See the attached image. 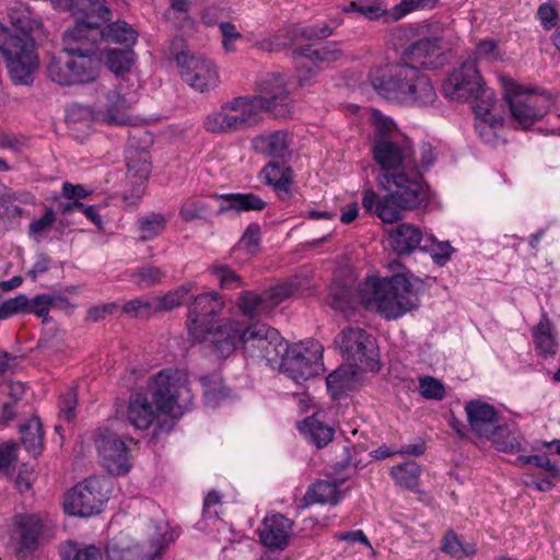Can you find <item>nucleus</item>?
Masks as SVG:
<instances>
[{
  "label": "nucleus",
  "instance_id": "nucleus-29",
  "mask_svg": "<svg viewBox=\"0 0 560 560\" xmlns=\"http://www.w3.org/2000/svg\"><path fill=\"white\" fill-rule=\"evenodd\" d=\"M155 408L143 393H135L129 398L127 418L137 429H148L158 416Z\"/></svg>",
  "mask_w": 560,
  "mask_h": 560
},
{
  "label": "nucleus",
  "instance_id": "nucleus-45",
  "mask_svg": "<svg viewBox=\"0 0 560 560\" xmlns=\"http://www.w3.org/2000/svg\"><path fill=\"white\" fill-rule=\"evenodd\" d=\"M105 62L116 74L128 72L135 62V52L131 49H108Z\"/></svg>",
  "mask_w": 560,
  "mask_h": 560
},
{
  "label": "nucleus",
  "instance_id": "nucleus-48",
  "mask_svg": "<svg viewBox=\"0 0 560 560\" xmlns=\"http://www.w3.org/2000/svg\"><path fill=\"white\" fill-rule=\"evenodd\" d=\"M141 241H151L160 235L165 226L166 220L161 213H151L138 219Z\"/></svg>",
  "mask_w": 560,
  "mask_h": 560
},
{
  "label": "nucleus",
  "instance_id": "nucleus-20",
  "mask_svg": "<svg viewBox=\"0 0 560 560\" xmlns=\"http://www.w3.org/2000/svg\"><path fill=\"white\" fill-rule=\"evenodd\" d=\"M95 445L103 466L109 474L124 475L129 471L128 450L116 433L100 429L95 433Z\"/></svg>",
  "mask_w": 560,
  "mask_h": 560
},
{
  "label": "nucleus",
  "instance_id": "nucleus-6",
  "mask_svg": "<svg viewBox=\"0 0 560 560\" xmlns=\"http://www.w3.org/2000/svg\"><path fill=\"white\" fill-rule=\"evenodd\" d=\"M503 95L513 121L527 129L549 110L551 100L544 93L525 89L509 78H502Z\"/></svg>",
  "mask_w": 560,
  "mask_h": 560
},
{
  "label": "nucleus",
  "instance_id": "nucleus-51",
  "mask_svg": "<svg viewBox=\"0 0 560 560\" xmlns=\"http://www.w3.org/2000/svg\"><path fill=\"white\" fill-rule=\"evenodd\" d=\"M164 272L155 266H142L131 271L130 279L138 287H153L164 278Z\"/></svg>",
  "mask_w": 560,
  "mask_h": 560
},
{
  "label": "nucleus",
  "instance_id": "nucleus-18",
  "mask_svg": "<svg viewBox=\"0 0 560 560\" xmlns=\"http://www.w3.org/2000/svg\"><path fill=\"white\" fill-rule=\"evenodd\" d=\"M45 521L38 514H19L12 520L11 545L20 557L31 556L39 545Z\"/></svg>",
  "mask_w": 560,
  "mask_h": 560
},
{
  "label": "nucleus",
  "instance_id": "nucleus-46",
  "mask_svg": "<svg viewBox=\"0 0 560 560\" xmlns=\"http://www.w3.org/2000/svg\"><path fill=\"white\" fill-rule=\"evenodd\" d=\"M420 249L429 253L439 266H444L454 253V248L448 242H440L433 236L424 237Z\"/></svg>",
  "mask_w": 560,
  "mask_h": 560
},
{
  "label": "nucleus",
  "instance_id": "nucleus-15",
  "mask_svg": "<svg viewBox=\"0 0 560 560\" xmlns=\"http://www.w3.org/2000/svg\"><path fill=\"white\" fill-rule=\"evenodd\" d=\"M438 0H400L392 10H386L381 2L365 3L363 0H354L342 8L346 13H358L369 21L383 19L384 22H396L411 12L431 10L435 8Z\"/></svg>",
  "mask_w": 560,
  "mask_h": 560
},
{
  "label": "nucleus",
  "instance_id": "nucleus-40",
  "mask_svg": "<svg viewBox=\"0 0 560 560\" xmlns=\"http://www.w3.org/2000/svg\"><path fill=\"white\" fill-rule=\"evenodd\" d=\"M472 108L475 112L476 119L483 118L488 119L490 117H501L500 114L495 113V97L494 92L491 89L486 88L485 85L476 93V96L472 100Z\"/></svg>",
  "mask_w": 560,
  "mask_h": 560
},
{
  "label": "nucleus",
  "instance_id": "nucleus-42",
  "mask_svg": "<svg viewBox=\"0 0 560 560\" xmlns=\"http://www.w3.org/2000/svg\"><path fill=\"white\" fill-rule=\"evenodd\" d=\"M354 369L357 368L351 365L348 369H337L327 376V388L334 398H338L343 392L351 388L357 373Z\"/></svg>",
  "mask_w": 560,
  "mask_h": 560
},
{
  "label": "nucleus",
  "instance_id": "nucleus-9",
  "mask_svg": "<svg viewBox=\"0 0 560 560\" xmlns=\"http://www.w3.org/2000/svg\"><path fill=\"white\" fill-rule=\"evenodd\" d=\"M345 361L359 370L378 371L375 339L358 326L345 327L334 340Z\"/></svg>",
  "mask_w": 560,
  "mask_h": 560
},
{
  "label": "nucleus",
  "instance_id": "nucleus-22",
  "mask_svg": "<svg viewBox=\"0 0 560 560\" xmlns=\"http://www.w3.org/2000/svg\"><path fill=\"white\" fill-rule=\"evenodd\" d=\"M258 94L249 96L252 101L259 103L260 115L264 112L275 110L278 107L287 106L289 93L284 79L279 73H268L258 83Z\"/></svg>",
  "mask_w": 560,
  "mask_h": 560
},
{
  "label": "nucleus",
  "instance_id": "nucleus-34",
  "mask_svg": "<svg viewBox=\"0 0 560 560\" xmlns=\"http://www.w3.org/2000/svg\"><path fill=\"white\" fill-rule=\"evenodd\" d=\"M341 499V493L336 481L319 480L315 482L305 493L304 505L315 503L337 504Z\"/></svg>",
  "mask_w": 560,
  "mask_h": 560
},
{
  "label": "nucleus",
  "instance_id": "nucleus-37",
  "mask_svg": "<svg viewBox=\"0 0 560 560\" xmlns=\"http://www.w3.org/2000/svg\"><path fill=\"white\" fill-rule=\"evenodd\" d=\"M237 305L242 314L250 318L266 316L271 312L266 294L258 295L253 291H243Z\"/></svg>",
  "mask_w": 560,
  "mask_h": 560
},
{
  "label": "nucleus",
  "instance_id": "nucleus-16",
  "mask_svg": "<svg viewBox=\"0 0 560 560\" xmlns=\"http://www.w3.org/2000/svg\"><path fill=\"white\" fill-rule=\"evenodd\" d=\"M485 85L476 58L469 57L453 70L443 83L444 95L453 101H469Z\"/></svg>",
  "mask_w": 560,
  "mask_h": 560
},
{
  "label": "nucleus",
  "instance_id": "nucleus-31",
  "mask_svg": "<svg viewBox=\"0 0 560 560\" xmlns=\"http://www.w3.org/2000/svg\"><path fill=\"white\" fill-rule=\"evenodd\" d=\"M255 148L277 160H285L290 156L289 135L285 131H273L255 138Z\"/></svg>",
  "mask_w": 560,
  "mask_h": 560
},
{
  "label": "nucleus",
  "instance_id": "nucleus-10",
  "mask_svg": "<svg viewBox=\"0 0 560 560\" xmlns=\"http://www.w3.org/2000/svg\"><path fill=\"white\" fill-rule=\"evenodd\" d=\"M152 396L158 409L164 413L186 408L192 398L187 375L173 369L159 372L153 380Z\"/></svg>",
  "mask_w": 560,
  "mask_h": 560
},
{
  "label": "nucleus",
  "instance_id": "nucleus-32",
  "mask_svg": "<svg viewBox=\"0 0 560 560\" xmlns=\"http://www.w3.org/2000/svg\"><path fill=\"white\" fill-rule=\"evenodd\" d=\"M300 432L318 448L326 446L334 438V429L319 419L318 413L307 417L299 424Z\"/></svg>",
  "mask_w": 560,
  "mask_h": 560
},
{
  "label": "nucleus",
  "instance_id": "nucleus-60",
  "mask_svg": "<svg viewBox=\"0 0 560 560\" xmlns=\"http://www.w3.org/2000/svg\"><path fill=\"white\" fill-rule=\"evenodd\" d=\"M420 394L427 399L442 400L445 396V388L442 382L424 376L419 380Z\"/></svg>",
  "mask_w": 560,
  "mask_h": 560
},
{
  "label": "nucleus",
  "instance_id": "nucleus-39",
  "mask_svg": "<svg viewBox=\"0 0 560 560\" xmlns=\"http://www.w3.org/2000/svg\"><path fill=\"white\" fill-rule=\"evenodd\" d=\"M436 150L430 143L423 142L417 150L410 148L409 170H417L423 180V173L427 172L436 161Z\"/></svg>",
  "mask_w": 560,
  "mask_h": 560
},
{
  "label": "nucleus",
  "instance_id": "nucleus-13",
  "mask_svg": "<svg viewBox=\"0 0 560 560\" xmlns=\"http://www.w3.org/2000/svg\"><path fill=\"white\" fill-rule=\"evenodd\" d=\"M175 61L182 80L192 90L207 93L219 85L218 68L207 56L190 50H182L175 55Z\"/></svg>",
  "mask_w": 560,
  "mask_h": 560
},
{
  "label": "nucleus",
  "instance_id": "nucleus-33",
  "mask_svg": "<svg viewBox=\"0 0 560 560\" xmlns=\"http://www.w3.org/2000/svg\"><path fill=\"white\" fill-rule=\"evenodd\" d=\"M268 338H276V329L266 324L256 323L243 327L241 345L249 355L255 357Z\"/></svg>",
  "mask_w": 560,
  "mask_h": 560
},
{
  "label": "nucleus",
  "instance_id": "nucleus-3",
  "mask_svg": "<svg viewBox=\"0 0 560 560\" xmlns=\"http://www.w3.org/2000/svg\"><path fill=\"white\" fill-rule=\"evenodd\" d=\"M380 196L372 189L362 195V206L366 213L374 214L384 223H394L402 219L406 211L418 209L425 202L428 194L424 182L409 179L406 183H390Z\"/></svg>",
  "mask_w": 560,
  "mask_h": 560
},
{
  "label": "nucleus",
  "instance_id": "nucleus-50",
  "mask_svg": "<svg viewBox=\"0 0 560 560\" xmlns=\"http://www.w3.org/2000/svg\"><path fill=\"white\" fill-rule=\"evenodd\" d=\"M288 348L289 345L280 337L276 329V338H268L255 357L264 359L269 363H277L279 359L282 361Z\"/></svg>",
  "mask_w": 560,
  "mask_h": 560
},
{
  "label": "nucleus",
  "instance_id": "nucleus-7",
  "mask_svg": "<svg viewBox=\"0 0 560 560\" xmlns=\"http://www.w3.org/2000/svg\"><path fill=\"white\" fill-rule=\"evenodd\" d=\"M259 108V103L252 101L249 96L235 97L209 114L203 121V127L213 133L245 130L260 121Z\"/></svg>",
  "mask_w": 560,
  "mask_h": 560
},
{
  "label": "nucleus",
  "instance_id": "nucleus-54",
  "mask_svg": "<svg viewBox=\"0 0 560 560\" xmlns=\"http://www.w3.org/2000/svg\"><path fill=\"white\" fill-rule=\"evenodd\" d=\"M200 381L203 385L206 402L209 406L218 405L221 399L228 396V392L218 375L203 376Z\"/></svg>",
  "mask_w": 560,
  "mask_h": 560
},
{
  "label": "nucleus",
  "instance_id": "nucleus-19",
  "mask_svg": "<svg viewBox=\"0 0 560 560\" xmlns=\"http://www.w3.org/2000/svg\"><path fill=\"white\" fill-rule=\"evenodd\" d=\"M244 325L237 320H222L201 329V336H190L196 342H209L221 358L230 357L241 345Z\"/></svg>",
  "mask_w": 560,
  "mask_h": 560
},
{
  "label": "nucleus",
  "instance_id": "nucleus-25",
  "mask_svg": "<svg viewBox=\"0 0 560 560\" xmlns=\"http://www.w3.org/2000/svg\"><path fill=\"white\" fill-rule=\"evenodd\" d=\"M135 103L133 98H127L116 91L110 92L106 105L97 109L95 118L108 125H128L131 122L129 110Z\"/></svg>",
  "mask_w": 560,
  "mask_h": 560
},
{
  "label": "nucleus",
  "instance_id": "nucleus-41",
  "mask_svg": "<svg viewBox=\"0 0 560 560\" xmlns=\"http://www.w3.org/2000/svg\"><path fill=\"white\" fill-rule=\"evenodd\" d=\"M103 38L113 43L135 45L138 38V33L127 22L116 21L103 31Z\"/></svg>",
  "mask_w": 560,
  "mask_h": 560
},
{
  "label": "nucleus",
  "instance_id": "nucleus-28",
  "mask_svg": "<svg viewBox=\"0 0 560 560\" xmlns=\"http://www.w3.org/2000/svg\"><path fill=\"white\" fill-rule=\"evenodd\" d=\"M390 245L398 255L411 254L420 248L424 236L415 225L402 223L388 231Z\"/></svg>",
  "mask_w": 560,
  "mask_h": 560
},
{
  "label": "nucleus",
  "instance_id": "nucleus-17",
  "mask_svg": "<svg viewBox=\"0 0 560 560\" xmlns=\"http://www.w3.org/2000/svg\"><path fill=\"white\" fill-rule=\"evenodd\" d=\"M106 13H88V12H73L69 11L72 15H80L75 25L67 30L63 34V42L66 46L91 47L95 54V48L100 39L103 38V30L100 26V21H108L110 19V11L103 0Z\"/></svg>",
  "mask_w": 560,
  "mask_h": 560
},
{
  "label": "nucleus",
  "instance_id": "nucleus-5",
  "mask_svg": "<svg viewBox=\"0 0 560 560\" xmlns=\"http://www.w3.org/2000/svg\"><path fill=\"white\" fill-rule=\"evenodd\" d=\"M372 153L381 173L377 176L378 187H388L390 183H402L409 179L423 182L417 170H409L410 147L397 139H378L373 141Z\"/></svg>",
  "mask_w": 560,
  "mask_h": 560
},
{
  "label": "nucleus",
  "instance_id": "nucleus-38",
  "mask_svg": "<svg viewBox=\"0 0 560 560\" xmlns=\"http://www.w3.org/2000/svg\"><path fill=\"white\" fill-rule=\"evenodd\" d=\"M21 440L26 451L37 456L43 450V432L39 418L33 417L20 427Z\"/></svg>",
  "mask_w": 560,
  "mask_h": 560
},
{
  "label": "nucleus",
  "instance_id": "nucleus-14",
  "mask_svg": "<svg viewBox=\"0 0 560 560\" xmlns=\"http://www.w3.org/2000/svg\"><path fill=\"white\" fill-rule=\"evenodd\" d=\"M105 481L97 477L86 478L74 486L65 498V511L74 516H92L101 513L107 501Z\"/></svg>",
  "mask_w": 560,
  "mask_h": 560
},
{
  "label": "nucleus",
  "instance_id": "nucleus-24",
  "mask_svg": "<svg viewBox=\"0 0 560 560\" xmlns=\"http://www.w3.org/2000/svg\"><path fill=\"white\" fill-rule=\"evenodd\" d=\"M465 411L471 431L479 436L490 438L499 427V412L487 402L480 400L468 401Z\"/></svg>",
  "mask_w": 560,
  "mask_h": 560
},
{
  "label": "nucleus",
  "instance_id": "nucleus-4",
  "mask_svg": "<svg viewBox=\"0 0 560 560\" xmlns=\"http://www.w3.org/2000/svg\"><path fill=\"white\" fill-rule=\"evenodd\" d=\"M101 70V59L91 47L65 46L49 58L47 75L60 86H74L93 83Z\"/></svg>",
  "mask_w": 560,
  "mask_h": 560
},
{
  "label": "nucleus",
  "instance_id": "nucleus-64",
  "mask_svg": "<svg viewBox=\"0 0 560 560\" xmlns=\"http://www.w3.org/2000/svg\"><path fill=\"white\" fill-rule=\"evenodd\" d=\"M57 298L49 294L36 295L33 300H28L26 313H33L38 317L45 318L50 311Z\"/></svg>",
  "mask_w": 560,
  "mask_h": 560
},
{
  "label": "nucleus",
  "instance_id": "nucleus-47",
  "mask_svg": "<svg viewBox=\"0 0 560 560\" xmlns=\"http://www.w3.org/2000/svg\"><path fill=\"white\" fill-rule=\"evenodd\" d=\"M209 271L215 277L223 290H236L244 284L241 276L225 264H214L209 268Z\"/></svg>",
  "mask_w": 560,
  "mask_h": 560
},
{
  "label": "nucleus",
  "instance_id": "nucleus-59",
  "mask_svg": "<svg viewBox=\"0 0 560 560\" xmlns=\"http://www.w3.org/2000/svg\"><path fill=\"white\" fill-rule=\"evenodd\" d=\"M372 117L375 131L374 140H378L381 138L396 139V125L390 118L382 115L377 110L373 112Z\"/></svg>",
  "mask_w": 560,
  "mask_h": 560
},
{
  "label": "nucleus",
  "instance_id": "nucleus-61",
  "mask_svg": "<svg viewBox=\"0 0 560 560\" xmlns=\"http://www.w3.org/2000/svg\"><path fill=\"white\" fill-rule=\"evenodd\" d=\"M18 28L35 38L45 36L44 23L39 16H36L32 11L27 14L24 20H18Z\"/></svg>",
  "mask_w": 560,
  "mask_h": 560
},
{
  "label": "nucleus",
  "instance_id": "nucleus-21",
  "mask_svg": "<svg viewBox=\"0 0 560 560\" xmlns=\"http://www.w3.org/2000/svg\"><path fill=\"white\" fill-rule=\"evenodd\" d=\"M224 301L217 292L202 293L195 298L188 312L189 336H201V329L209 327L210 319L222 312Z\"/></svg>",
  "mask_w": 560,
  "mask_h": 560
},
{
  "label": "nucleus",
  "instance_id": "nucleus-52",
  "mask_svg": "<svg viewBox=\"0 0 560 560\" xmlns=\"http://www.w3.org/2000/svg\"><path fill=\"white\" fill-rule=\"evenodd\" d=\"M188 293L189 288L182 285L176 290L166 293L163 296H153L155 313L171 311L182 305Z\"/></svg>",
  "mask_w": 560,
  "mask_h": 560
},
{
  "label": "nucleus",
  "instance_id": "nucleus-2",
  "mask_svg": "<svg viewBox=\"0 0 560 560\" xmlns=\"http://www.w3.org/2000/svg\"><path fill=\"white\" fill-rule=\"evenodd\" d=\"M370 81L382 96L405 105L429 106L438 97L430 78L406 62L372 72Z\"/></svg>",
  "mask_w": 560,
  "mask_h": 560
},
{
  "label": "nucleus",
  "instance_id": "nucleus-63",
  "mask_svg": "<svg viewBox=\"0 0 560 560\" xmlns=\"http://www.w3.org/2000/svg\"><path fill=\"white\" fill-rule=\"evenodd\" d=\"M219 30L222 37V46L226 52L235 50V43L242 38L236 26L230 22H220Z\"/></svg>",
  "mask_w": 560,
  "mask_h": 560
},
{
  "label": "nucleus",
  "instance_id": "nucleus-8",
  "mask_svg": "<svg viewBox=\"0 0 560 560\" xmlns=\"http://www.w3.org/2000/svg\"><path fill=\"white\" fill-rule=\"evenodd\" d=\"M0 51L11 79L18 84H30L37 68V56L31 40L11 34L0 22Z\"/></svg>",
  "mask_w": 560,
  "mask_h": 560
},
{
  "label": "nucleus",
  "instance_id": "nucleus-58",
  "mask_svg": "<svg viewBox=\"0 0 560 560\" xmlns=\"http://www.w3.org/2000/svg\"><path fill=\"white\" fill-rule=\"evenodd\" d=\"M208 212V206L195 198L184 200L179 208V217L185 222L203 219Z\"/></svg>",
  "mask_w": 560,
  "mask_h": 560
},
{
  "label": "nucleus",
  "instance_id": "nucleus-11",
  "mask_svg": "<svg viewBox=\"0 0 560 560\" xmlns=\"http://www.w3.org/2000/svg\"><path fill=\"white\" fill-rule=\"evenodd\" d=\"M422 36L404 51L402 60L417 69H436L443 65V48L445 30L439 23L422 26L419 31Z\"/></svg>",
  "mask_w": 560,
  "mask_h": 560
},
{
  "label": "nucleus",
  "instance_id": "nucleus-49",
  "mask_svg": "<svg viewBox=\"0 0 560 560\" xmlns=\"http://www.w3.org/2000/svg\"><path fill=\"white\" fill-rule=\"evenodd\" d=\"M293 58L296 66V79L299 84L301 86L312 84L320 68L317 65H314L312 59L302 55L300 49H295L293 51Z\"/></svg>",
  "mask_w": 560,
  "mask_h": 560
},
{
  "label": "nucleus",
  "instance_id": "nucleus-35",
  "mask_svg": "<svg viewBox=\"0 0 560 560\" xmlns=\"http://www.w3.org/2000/svg\"><path fill=\"white\" fill-rule=\"evenodd\" d=\"M490 439L498 451L505 453L520 452L525 443L522 433L509 425H499Z\"/></svg>",
  "mask_w": 560,
  "mask_h": 560
},
{
  "label": "nucleus",
  "instance_id": "nucleus-56",
  "mask_svg": "<svg viewBox=\"0 0 560 560\" xmlns=\"http://www.w3.org/2000/svg\"><path fill=\"white\" fill-rule=\"evenodd\" d=\"M63 560H103L101 550L95 546L78 548L75 542H69L62 551Z\"/></svg>",
  "mask_w": 560,
  "mask_h": 560
},
{
  "label": "nucleus",
  "instance_id": "nucleus-23",
  "mask_svg": "<svg viewBox=\"0 0 560 560\" xmlns=\"http://www.w3.org/2000/svg\"><path fill=\"white\" fill-rule=\"evenodd\" d=\"M293 522L282 514L265 516L259 528V540L270 550H283L289 545Z\"/></svg>",
  "mask_w": 560,
  "mask_h": 560
},
{
  "label": "nucleus",
  "instance_id": "nucleus-43",
  "mask_svg": "<svg viewBox=\"0 0 560 560\" xmlns=\"http://www.w3.org/2000/svg\"><path fill=\"white\" fill-rule=\"evenodd\" d=\"M301 54L312 59L314 65L320 68V63H329L341 58L342 52L335 44H327L319 48H313L311 45L299 48Z\"/></svg>",
  "mask_w": 560,
  "mask_h": 560
},
{
  "label": "nucleus",
  "instance_id": "nucleus-44",
  "mask_svg": "<svg viewBox=\"0 0 560 560\" xmlns=\"http://www.w3.org/2000/svg\"><path fill=\"white\" fill-rule=\"evenodd\" d=\"M420 471V466L416 462L409 460L393 467L390 472L398 485L413 489L418 486Z\"/></svg>",
  "mask_w": 560,
  "mask_h": 560
},
{
  "label": "nucleus",
  "instance_id": "nucleus-62",
  "mask_svg": "<svg viewBox=\"0 0 560 560\" xmlns=\"http://www.w3.org/2000/svg\"><path fill=\"white\" fill-rule=\"evenodd\" d=\"M296 289L298 288L293 282H284L271 288L266 293V298L269 302V305L271 306V311L284 300L290 298L296 291Z\"/></svg>",
  "mask_w": 560,
  "mask_h": 560
},
{
  "label": "nucleus",
  "instance_id": "nucleus-55",
  "mask_svg": "<svg viewBox=\"0 0 560 560\" xmlns=\"http://www.w3.org/2000/svg\"><path fill=\"white\" fill-rule=\"evenodd\" d=\"M122 312L136 318L149 317L155 313L153 296L130 300L124 304Z\"/></svg>",
  "mask_w": 560,
  "mask_h": 560
},
{
  "label": "nucleus",
  "instance_id": "nucleus-27",
  "mask_svg": "<svg viewBox=\"0 0 560 560\" xmlns=\"http://www.w3.org/2000/svg\"><path fill=\"white\" fill-rule=\"evenodd\" d=\"M215 200L220 201L218 214H223L229 211L247 212V211H261L266 207V202L253 192L248 194H214L212 196Z\"/></svg>",
  "mask_w": 560,
  "mask_h": 560
},
{
  "label": "nucleus",
  "instance_id": "nucleus-30",
  "mask_svg": "<svg viewBox=\"0 0 560 560\" xmlns=\"http://www.w3.org/2000/svg\"><path fill=\"white\" fill-rule=\"evenodd\" d=\"M259 178L276 191L288 194L292 184V170L285 160H273L264 166Z\"/></svg>",
  "mask_w": 560,
  "mask_h": 560
},
{
  "label": "nucleus",
  "instance_id": "nucleus-1",
  "mask_svg": "<svg viewBox=\"0 0 560 560\" xmlns=\"http://www.w3.org/2000/svg\"><path fill=\"white\" fill-rule=\"evenodd\" d=\"M408 272L392 277H368L359 284L358 298L369 311L387 320H396L419 306V296Z\"/></svg>",
  "mask_w": 560,
  "mask_h": 560
},
{
  "label": "nucleus",
  "instance_id": "nucleus-36",
  "mask_svg": "<svg viewBox=\"0 0 560 560\" xmlns=\"http://www.w3.org/2000/svg\"><path fill=\"white\" fill-rule=\"evenodd\" d=\"M533 337L540 355L552 357L557 353L558 343L552 334L551 323L545 314L534 328Z\"/></svg>",
  "mask_w": 560,
  "mask_h": 560
},
{
  "label": "nucleus",
  "instance_id": "nucleus-53",
  "mask_svg": "<svg viewBox=\"0 0 560 560\" xmlns=\"http://www.w3.org/2000/svg\"><path fill=\"white\" fill-rule=\"evenodd\" d=\"M441 549L443 552L448 553L454 558H465L472 556L476 552L474 545L465 546L453 532H450L444 536Z\"/></svg>",
  "mask_w": 560,
  "mask_h": 560
},
{
  "label": "nucleus",
  "instance_id": "nucleus-57",
  "mask_svg": "<svg viewBox=\"0 0 560 560\" xmlns=\"http://www.w3.org/2000/svg\"><path fill=\"white\" fill-rule=\"evenodd\" d=\"M503 125L502 117H490L488 119H476L475 128L480 139L486 143H493L498 136L497 131Z\"/></svg>",
  "mask_w": 560,
  "mask_h": 560
},
{
  "label": "nucleus",
  "instance_id": "nucleus-12",
  "mask_svg": "<svg viewBox=\"0 0 560 560\" xmlns=\"http://www.w3.org/2000/svg\"><path fill=\"white\" fill-rule=\"evenodd\" d=\"M280 369L298 384L319 375L324 371L322 345L307 341L289 346Z\"/></svg>",
  "mask_w": 560,
  "mask_h": 560
},
{
  "label": "nucleus",
  "instance_id": "nucleus-26",
  "mask_svg": "<svg viewBox=\"0 0 560 560\" xmlns=\"http://www.w3.org/2000/svg\"><path fill=\"white\" fill-rule=\"evenodd\" d=\"M151 173V161L149 153L144 150L141 151H129L127 155V175L129 179H135L133 194L131 196L132 205H136L142 194L143 184L148 180Z\"/></svg>",
  "mask_w": 560,
  "mask_h": 560
}]
</instances>
